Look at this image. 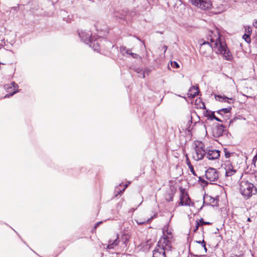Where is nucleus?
I'll return each mask as SVG.
<instances>
[{
  "label": "nucleus",
  "mask_w": 257,
  "mask_h": 257,
  "mask_svg": "<svg viewBox=\"0 0 257 257\" xmlns=\"http://www.w3.org/2000/svg\"><path fill=\"white\" fill-rule=\"evenodd\" d=\"M207 40H199L200 53L204 57H208L214 50L217 54H219L227 61L232 60L233 57L228 48L223 38H221L217 30L209 32Z\"/></svg>",
  "instance_id": "1"
},
{
  "label": "nucleus",
  "mask_w": 257,
  "mask_h": 257,
  "mask_svg": "<svg viewBox=\"0 0 257 257\" xmlns=\"http://www.w3.org/2000/svg\"><path fill=\"white\" fill-rule=\"evenodd\" d=\"M240 192L245 198L248 199L257 193V189L253 184L242 181L240 183Z\"/></svg>",
  "instance_id": "2"
},
{
  "label": "nucleus",
  "mask_w": 257,
  "mask_h": 257,
  "mask_svg": "<svg viewBox=\"0 0 257 257\" xmlns=\"http://www.w3.org/2000/svg\"><path fill=\"white\" fill-rule=\"evenodd\" d=\"M206 152L203 144L198 143L197 145H196L194 148V152L193 153V158L195 161L201 160L206 155Z\"/></svg>",
  "instance_id": "3"
},
{
  "label": "nucleus",
  "mask_w": 257,
  "mask_h": 257,
  "mask_svg": "<svg viewBox=\"0 0 257 257\" xmlns=\"http://www.w3.org/2000/svg\"><path fill=\"white\" fill-rule=\"evenodd\" d=\"M158 247L167 252L171 250L172 246L170 238L168 236L164 235L161 238L158 242Z\"/></svg>",
  "instance_id": "4"
},
{
  "label": "nucleus",
  "mask_w": 257,
  "mask_h": 257,
  "mask_svg": "<svg viewBox=\"0 0 257 257\" xmlns=\"http://www.w3.org/2000/svg\"><path fill=\"white\" fill-rule=\"evenodd\" d=\"M191 3L200 9L205 10L209 9L212 6L210 0H190Z\"/></svg>",
  "instance_id": "5"
},
{
  "label": "nucleus",
  "mask_w": 257,
  "mask_h": 257,
  "mask_svg": "<svg viewBox=\"0 0 257 257\" xmlns=\"http://www.w3.org/2000/svg\"><path fill=\"white\" fill-rule=\"evenodd\" d=\"M206 178L210 182L215 181L218 178V173L213 168H209L205 172Z\"/></svg>",
  "instance_id": "6"
},
{
  "label": "nucleus",
  "mask_w": 257,
  "mask_h": 257,
  "mask_svg": "<svg viewBox=\"0 0 257 257\" xmlns=\"http://www.w3.org/2000/svg\"><path fill=\"white\" fill-rule=\"evenodd\" d=\"M78 34L81 40L87 44H88L93 38L90 31H82L79 32Z\"/></svg>",
  "instance_id": "7"
},
{
  "label": "nucleus",
  "mask_w": 257,
  "mask_h": 257,
  "mask_svg": "<svg viewBox=\"0 0 257 257\" xmlns=\"http://www.w3.org/2000/svg\"><path fill=\"white\" fill-rule=\"evenodd\" d=\"M19 88L18 85L15 82H12L11 84H6L4 85V88L5 90L7 91H9V89H18ZM19 91V90H17L15 91H13L12 92H10L9 94H6L4 98H9L11 96H13L16 93H17Z\"/></svg>",
  "instance_id": "8"
},
{
  "label": "nucleus",
  "mask_w": 257,
  "mask_h": 257,
  "mask_svg": "<svg viewBox=\"0 0 257 257\" xmlns=\"http://www.w3.org/2000/svg\"><path fill=\"white\" fill-rule=\"evenodd\" d=\"M224 168L225 170V176L226 177H230L236 172V170L234 168L230 161H226L224 163Z\"/></svg>",
  "instance_id": "9"
},
{
  "label": "nucleus",
  "mask_w": 257,
  "mask_h": 257,
  "mask_svg": "<svg viewBox=\"0 0 257 257\" xmlns=\"http://www.w3.org/2000/svg\"><path fill=\"white\" fill-rule=\"evenodd\" d=\"M206 158L209 160H215L220 156V151L217 150H208L206 152Z\"/></svg>",
  "instance_id": "10"
},
{
  "label": "nucleus",
  "mask_w": 257,
  "mask_h": 257,
  "mask_svg": "<svg viewBox=\"0 0 257 257\" xmlns=\"http://www.w3.org/2000/svg\"><path fill=\"white\" fill-rule=\"evenodd\" d=\"M179 204L182 206H193L194 203L191 202L190 198L187 194H182L180 197Z\"/></svg>",
  "instance_id": "11"
},
{
  "label": "nucleus",
  "mask_w": 257,
  "mask_h": 257,
  "mask_svg": "<svg viewBox=\"0 0 257 257\" xmlns=\"http://www.w3.org/2000/svg\"><path fill=\"white\" fill-rule=\"evenodd\" d=\"M224 132V126L222 124L216 125L213 129V135L215 137L221 136Z\"/></svg>",
  "instance_id": "12"
},
{
  "label": "nucleus",
  "mask_w": 257,
  "mask_h": 257,
  "mask_svg": "<svg viewBox=\"0 0 257 257\" xmlns=\"http://www.w3.org/2000/svg\"><path fill=\"white\" fill-rule=\"evenodd\" d=\"M130 236L127 234H123L121 235L120 242L121 243L120 247H117V250H120L121 248H124L126 246V244L129 240Z\"/></svg>",
  "instance_id": "13"
},
{
  "label": "nucleus",
  "mask_w": 257,
  "mask_h": 257,
  "mask_svg": "<svg viewBox=\"0 0 257 257\" xmlns=\"http://www.w3.org/2000/svg\"><path fill=\"white\" fill-rule=\"evenodd\" d=\"M215 98L216 100L220 102H227L228 103H231L234 102L232 98H229L222 95H215Z\"/></svg>",
  "instance_id": "14"
},
{
  "label": "nucleus",
  "mask_w": 257,
  "mask_h": 257,
  "mask_svg": "<svg viewBox=\"0 0 257 257\" xmlns=\"http://www.w3.org/2000/svg\"><path fill=\"white\" fill-rule=\"evenodd\" d=\"M100 39H93L88 44L89 46L91 47L94 51L98 52L100 50Z\"/></svg>",
  "instance_id": "15"
},
{
  "label": "nucleus",
  "mask_w": 257,
  "mask_h": 257,
  "mask_svg": "<svg viewBox=\"0 0 257 257\" xmlns=\"http://www.w3.org/2000/svg\"><path fill=\"white\" fill-rule=\"evenodd\" d=\"M119 242L120 241L119 240L118 234H117L116 238L114 240H109L107 248L110 249H114L118 245Z\"/></svg>",
  "instance_id": "16"
},
{
  "label": "nucleus",
  "mask_w": 257,
  "mask_h": 257,
  "mask_svg": "<svg viewBox=\"0 0 257 257\" xmlns=\"http://www.w3.org/2000/svg\"><path fill=\"white\" fill-rule=\"evenodd\" d=\"M166 251H164L163 248L158 247L154 250L153 257H166Z\"/></svg>",
  "instance_id": "17"
},
{
  "label": "nucleus",
  "mask_w": 257,
  "mask_h": 257,
  "mask_svg": "<svg viewBox=\"0 0 257 257\" xmlns=\"http://www.w3.org/2000/svg\"><path fill=\"white\" fill-rule=\"evenodd\" d=\"M204 198L209 202L208 204L211 205V206H218V200L216 199L215 198L208 195L205 196Z\"/></svg>",
  "instance_id": "18"
},
{
  "label": "nucleus",
  "mask_w": 257,
  "mask_h": 257,
  "mask_svg": "<svg viewBox=\"0 0 257 257\" xmlns=\"http://www.w3.org/2000/svg\"><path fill=\"white\" fill-rule=\"evenodd\" d=\"M229 6L227 5H222L221 4L219 6H217L216 8V11L215 12V14H219L222 12L225 11L228 8Z\"/></svg>",
  "instance_id": "19"
},
{
  "label": "nucleus",
  "mask_w": 257,
  "mask_h": 257,
  "mask_svg": "<svg viewBox=\"0 0 257 257\" xmlns=\"http://www.w3.org/2000/svg\"><path fill=\"white\" fill-rule=\"evenodd\" d=\"M186 163L187 166H188L190 172L194 175L196 176V174L195 173V172L194 170L193 166L191 165V163L189 160V159L187 155L186 156Z\"/></svg>",
  "instance_id": "20"
},
{
  "label": "nucleus",
  "mask_w": 257,
  "mask_h": 257,
  "mask_svg": "<svg viewBox=\"0 0 257 257\" xmlns=\"http://www.w3.org/2000/svg\"><path fill=\"white\" fill-rule=\"evenodd\" d=\"M207 117H208V119H210L211 120L213 119H215L216 120H217L218 121H220V122L222 121V120L220 119H219V118H218L217 117H216L215 115L214 112L209 113L207 115Z\"/></svg>",
  "instance_id": "21"
},
{
  "label": "nucleus",
  "mask_w": 257,
  "mask_h": 257,
  "mask_svg": "<svg viewBox=\"0 0 257 257\" xmlns=\"http://www.w3.org/2000/svg\"><path fill=\"white\" fill-rule=\"evenodd\" d=\"M231 109V107H227V108H224L221 109L219 110L217 112L219 114H222L223 113H229L230 111V110Z\"/></svg>",
  "instance_id": "22"
},
{
  "label": "nucleus",
  "mask_w": 257,
  "mask_h": 257,
  "mask_svg": "<svg viewBox=\"0 0 257 257\" xmlns=\"http://www.w3.org/2000/svg\"><path fill=\"white\" fill-rule=\"evenodd\" d=\"M194 90L195 92H194V93H190V95L192 97H194L198 93V87H195L194 86H192L191 87V88L190 89V91H192Z\"/></svg>",
  "instance_id": "23"
},
{
  "label": "nucleus",
  "mask_w": 257,
  "mask_h": 257,
  "mask_svg": "<svg viewBox=\"0 0 257 257\" xmlns=\"http://www.w3.org/2000/svg\"><path fill=\"white\" fill-rule=\"evenodd\" d=\"M150 71H150V70L149 69L146 68L143 71L142 74V75H139V77H141V78H144L145 77V74H146L147 75H149V74L150 73Z\"/></svg>",
  "instance_id": "24"
},
{
  "label": "nucleus",
  "mask_w": 257,
  "mask_h": 257,
  "mask_svg": "<svg viewBox=\"0 0 257 257\" xmlns=\"http://www.w3.org/2000/svg\"><path fill=\"white\" fill-rule=\"evenodd\" d=\"M242 38L245 40V41L247 43H250L251 40L250 38L249 34H245L243 35Z\"/></svg>",
  "instance_id": "25"
},
{
  "label": "nucleus",
  "mask_w": 257,
  "mask_h": 257,
  "mask_svg": "<svg viewBox=\"0 0 257 257\" xmlns=\"http://www.w3.org/2000/svg\"><path fill=\"white\" fill-rule=\"evenodd\" d=\"M151 219V218H150V219L148 218L147 219L144 220V221H139V220H136V222L138 224L141 225V224H143L144 223H147Z\"/></svg>",
  "instance_id": "26"
},
{
  "label": "nucleus",
  "mask_w": 257,
  "mask_h": 257,
  "mask_svg": "<svg viewBox=\"0 0 257 257\" xmlns=\"http://www.w3.org/2000/svg\"><path fill=\"white\" fill-rule=\"evenodd\" d=\"M171 65L172 67H173L174 68H178L179 67V64L176 61H172L171 63Z\"/></svg>",
  "instance_id": "27"
},
{
  "label": "nucleus",
  "mask_w": 257,
  "mask_h": 257,
  "mask_svg": "<svg viewBox=\"0 0 257 257\" xmlns=\"http://www.w3.org/2000/svg\"><path fill=\"white\" fill-rule=\"evenodd\" d=\"M19 10V5H18V6L16 7H13L11 8V11H13L17 13L18 12Z\"/></svg>",
  "instance_id": "28"
},
{
  "label": "nucleus",
  "mask_w": 257,
  "mask_h": 257,
  "mask_svg": "<svg viewBox=\"0 0 257 257\" xmlns=\"http://www.w3.org/2000/svg\"><path fill=\"white\" fill-rule=\"evenodd\" d=\"M257 161V152L256 155L254 156L252 159V165H253L255 167V162Z\"/></svg>",
  "instance_id": "29"
},
{
  "label": "nucleus",
  "mask_w": 257,
  "mask_h": 257,
  "mask_svg": "<svg viewBox=\"0 0 257 257\" xmlns=\"http://www.w3.org/2000/svg\"><path fill=\"white\" fill-rule=\"evenodd\" d=\"M201 244H202V246L204 248V249L205 251V252H207V249L206 247V243H205V242L204 241V239H203L201 241Z\"/></svg>",
  "instance_id": "30"
},
{
  "label": "nucleus",
  "mask_w": 257,
  "mask_h": 257,
  "mask_svg": "<svg viewBox=\"0 0 257 257\" xmlns=\"http://www.w3.org/2000/svg\"><path fill=\"white\" fill-rule=\"evenodd\" d=\"M130 183V182H128L127 184H125L124 185V188L122 190H120V191H118V194L123 193L124 191L126 188L128 186V185Z\"/></svg>",
  "instance_id": "31"
},
{
  "label": "nucleus",
  "mask_w": 257,
  "mask_h": 257,
  "mask_svg": "<svg viewBox=\"0 0 257 257\" xmlns=\"http://www.w3.org/2000/svg\"><path fill=\"white\" fill-rule=\"evenodd\" d=\"M224 153L225 156L226 158H228L230 156V153L228 151H227L226 149H225Z\"/></svg>",
  "instance_id": "32"
},
{
  "label": "nucleus",
  "mask_w": 257,
  "mask_h": 257,
  "mask_svg": "<svg viewBox=\"0 0 257 257\" xmlns=\"http://www.w3.org/2000/svg\"><path fill=\"white\" fill-rule=\"evenodd\" d=\"M129 55H130L134 58L137 59L139 57L138 54L134 53H129Z\"/></svg>",
  "instance_id": "33"
},
{
  "label": "nucleus",
  "mask_w": 257,
  "mask_h": 257,
  "mask_svg": "<svg viewBox=\"0 0 257 257\" xmlns=\"http://www.w3.org/2000/svg\"><path fill=\"white\" fill-rule=\"evenodd\" d=\"M200 223H201V225L210 224V223L209 222H205V221H204L202 218H201L200 220Z\"/></svg>",
  "instance_id": "34"
},
{
  "label": "nucleus",
  "mask_w": 257,
  "mask_h": 257,
  "mask_svg": "<svg viewBox=\"0 0 257 257\" xmlns=\"http://www.w3.org/2000/svg\"><path fill=\"white\" fill-rule=\"evenodd\" d=\"M120 19H123V20H129V18H128V16L127 15H126L125 16H122V17H119Z\"/></svg>",
  "instance_id": "35"
},
{
  "label": "nucleus",
  "mask_w": 257,
  "mask_h": 257,
  "mask_svg": "<svg viewBox=\"0 0 257 257\" xmlns=\"http://www.w3.org/2000/svg\"><path fill=\"white\" fill-rule=\"evenodd\" d=\"M245 32L250 35L251 32V30L249 27H248L247 29H245Z\"/></svg>",
  "instance_id": "36"
},
{
  "label": "nucleus",
  "mask_w": 257,
  "mask_h": 257,
  "mask_svg": "<svg viewBox=\"0 0 257 257\" xmlns=\"http://www.w3.org/2000/svg\"><path fill=\"white\" fill-rule=\"evenodd\" d=\"M143 70H142L141 69L138 68L137 69H136V71L137 72V73H140V72H143Z\"/></svg>",
  "instance_id": "37"
},
{
  "label": "nucleus",
  "mask_w": 257,
  "mask_h": 257,
  "mask_svg": "<svg viewBox=\"0 0 257 257\" xmlns=\"http://www.w3.org/2000/svg\"><path fill=\"white\" fill-rule=\"evenodd\" d=\"M199 226V223L198 222H196V225L195 228L194 229V231H196V230L198 229Z\"/></svg>",
  "instance_id": "38"
},
{
  "label": "nucleus",
  "mask_w": 257,
  "mask_h": 257,
  "mask_svg": "<svg viewBox=\"0 0 257 257\" xmlns=\"http://www.w3.org/2000/svg\"><path fill=\"white\" fill-rule=\"evenodd\" d=\"M253 25L254 26V27L257 28V20H255V21L253 23Z\"/></svg>",
  "instance_id": "39"
},
{
  "label": "nucleus",
  "mask_w": 257,
  "mask_h": 257,
  "mask_svg": "<svg viewBox=\"0 0 257 257\" xmlns=\"http://www.w3.org/2000/svg\"><path fill=\"white\" fill-rule=\"evenodd\" d=\"M101 223H102V222H101V221H100V222H97V223L95 224V225L94 227H95V228H96V227H97V226H98L100 224H101Z\"/></svg>",
  "instance_id": "40"
},
{
  "label": "nucleus",
  "mask_w": 257,
  "mask_h": 257,
  "mask_svg": "<svg viewBox=\"0 0 257 257\" xmlns=\"http://www.w3.org/2000/svg\"><path fill=\"white\" fill-rule=\"evenodd\" d=\"M125 52L127 54H129V53H132V52H131V50L130 49L126 50Z\"/></svg>",
  "instance_id": "41"
},
{
  "label": "nucleus",
  "mask_w": 257,
  "mask_h": 257,
  "mask_svg": "<svg viewBox=\"0 0 257 257\" xmlns=\"http://www.w3.org/2000/svg\"><path fill=\"white\" fill-rule=\"evenodd\" d=\"M201 241H197L196 240L195 242L197 243H199V244H201Z\"/></svg>",
  "instance_id": "42"
},
{
  "label": "nucleus",
  "mask_w": 257,
  "mask_h": 257,
  "mask_svg": "<svg viewBox=\"0 0 257 257\" xmlns=\"http://www.w3.org/2000/svg\"><path fill=\"white\" fill-rule=\"evenodd\" d=\"M164 48L165 52L167 50V47L166 46H164Z\"/></svg>",
  "instance_id": "43"
},
{
  "label": "nucleus",
  "mask_w": 257,
  "mask_h": 257,
  "mask_svg": "<svg viewBox=\"0 0 257 257\" xmlns=\"http://www.w3.org/2000/svg\"><path fill=\"white\" fill-rule=\"evenodd\" d=\"M138 76L139 75H142V72H140V73H138Z\"/></svg>",
  "instance_id": "44"
},
{
  "label": "nucleus",
  "mask_w": 257,
  "mask_h": 257,
  "mask_svg": "<svg viewBox=\"0 0 257 257\" xmlns=\"http://www.w3.org/2000/svg\"><path fill=\"white\" fill-rule=\"evenodd\" d=\"M1 64L5 65V63H1V62H0V65H1Z\"/></svg>",
  "instance_id": "45"
},
{
  "label": "nucleus",
  "mask_w": 257,
  "mask_h": 257,
  "mask_svg": "<svg viewBox=\"0 0 257 257\" xmlns=\"http://www.w3.org/2000/svg\"><path fill=\"white\" fill-rule=\"evenodd\" d=\"M247 220H248V221H250V219L249 218H248L247 219Z\"/></svg>",
  "instance_id": "46"
},
{
  "label": "nucleus",
  "mask_w": 257,
  "mask_h": 257,
  "mask_svg": "<svg viewBox=\"0 0 257 257\" xmlns=\"http://www.w3.org/2000/svg\"><path fill=\"white\" fill-rule=\"evenodd\" d=\"M234 2H236L237 0H233Z\"/></svg>",
  "instance_id": "47"
},
{
  "label": "nucleus",
  "mask_w": 257,
  "mask_h": 257,
  "mask_svg": "<svg viewBox=\"0 0 257 257\" xmlns=\"http://www.w3.org/2000/svg\"><path fill=\"white\" fill-rule=\"evenodd\" d=\"M12 89H9V92H10V91H11V90Z\"/></svg>",
  "instance_id": "48"
},
{
  "label": "nucleus",
  "mask_w": 257,
  "mask_h": 257,
  "mask_svg": "<svg viewBox=\"0 0 257 257\" xmlns=\"http://www.w3.org/2000/svg\"><path fill=\"white\" fill-rule=\"evenodd\" d=\"M125 50V48H123L122 51Z\"/></svg>",
  "instance_id": "49"
}]
</instances>
